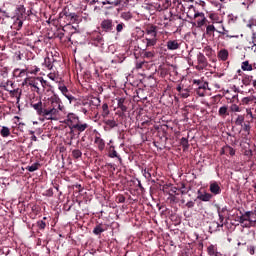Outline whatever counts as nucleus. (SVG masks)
<instances>
[{
  "instance_id": "nucleus-1",
  "label": "nucleus",
  "mask_w": 256,
  "mask_h": 256,
  "mask_svg": "<svg viewBox=\"0 0 256 256\" xmlns=\"http://www.w3.org/2000/svg\"><path fill=\"white\" fill-rule=\"evenodd\" d=\"M187 17L189 19H197V17H202V21H197V27H203L205 23H207V18L205 17V13L197 12L195 7L190 6L187 12Z\"/></svg>"
},
{
  "instance_id": "nucleus-2",
  "label": "nucleus",
  "mask_w": 256,
  "mask_h": 256,
  "mask_svg": "<svg viewBox=\"0 0 256 256\" xmlns=\"http://www.w3.org/2000/svg\"><path fill=\"white\" fill-rule=\"evenodd\" d=\"M61 115V111L57 110L55 108H44V114L42 117L46 119L47 121H59V116Z\"/></svg>"
},
{
  "instance_id": "nucleus-3",
  "label": "nucleus",
  "mask_w": 256,
  "mask_h": 256,
  "mask_svg": "<svg viewBox=\"0 0 256 256\" xmlns=\"http://www.w3.org/2000/svg\"><path fill=\"white\" fill-rule=\"evenodd\" d=\"M48 105H50L52 109H56L58 111H63L65 109V106H63V102L61 101V98H59V96L55 94L48 99Z\"/></svg>"
},
{
  "instance_id": "nucleus-4",
  "label": "nucleus",
  "mask_w": 256,
  "mask_h": 256,
  "mask_svg": "<svg viewBox=\"0 0 256 256\" xmlns=\"http://www.w3.org/2000/svg\"><path fill=\"white\" fill-rule=\"evenodd\" d=\"M64 123L68 125L70 133H73V126L79 123V116L75 113H68Z\"/></svg>"
},
{
  "instance_id": "nucleus-5",
  "label": "nucleus",
  "mask_w": 256,
  "mask_h": 256,
  "mask_svg": "<svg viewBox=\"0 0 256 256\" xmlns=\"http://www.w3.org/2000/svg\"><path fill=\"white\" fill-rule=\"evenodd\" d=\"M100 27H101L102 31H105V33H111V31H113L115 25L113 24V20L104 19L101 22Z\"/></svg>"
},
{
  "instance_id": "nucleus-6",
  "label": "nucleus",
  "mask_w": 256,
  "mask_h": 256,
  "mask_svg": "<svg viewBox=\"0 0 256 256\" xmlns=\"http://www.w3.org/2000/svg\"><path fill=\"white\" fill-rule=\"evenodd\" d=\"M197 69L202 70L205 69V67H207L208 62H207V58L205 57V54H203L202 52H199L197 54Z\"/></svg>"
},
{
  "instance_id": "nucleus-7",
  "label": "nucleus",
  "mask_w": 256,
  "mask_h": 256,
  "mask_svg": "<svg viewBox=\"0 0 256 256\" xmlns=\"http://www.w3.org/2000/svg\"><path fill=\"white\" fill-rule=\"evenodd\" d=\"M166 47L168 51H177V49H181V42L179 40H168Z\"/></svg>"
},
{
  "instance_id": "nucleus-8",
  "label": "nucleus",
  "mask_w": 256,
  "mask_h": 256,
  "mask_svg": "<svg viewBox=\"0 0 256 256\" xmlns=\"http://www.w3.org/2000/svg\"><path fill=\"white\" fill-rule=\"evenodd\" d=\"M43 83H45V80H43V78L37 77L30 80L28 85H30V87H34L36 93H39V85H43Z\"/></svg>"
},
{
  "instance_id": "nucleus-9",
  "label": "nucleus",
  "mask_w": 256,
  "mask_h": 256,
  "mask_svg": "<svg viewBox=\"0 0 256 256\" xmlns=\"http://www.w3.org/2000/svg\"><path fill=\"white\" fill-rule=\"evenodd\" d=\"M88 127H89V124L81 123V120H78V122L72 126V133L73 131H78V133H83V131H85Z\"/></svg>"
},
{
  "instance_id": "nucleus-10",
  "label": "nucleus",
  "mask_w": 256,
  "mask_h": 256,
  "mask_svg": "<svg viewBox=\"0 0 256 256\" xmlns=\"http://www.w3.org/2000/svg\"><path fill=\"white\" fill-rule=\"evenodd\" d=\"M145 33H146L145 37L157 38V26L150 25L146 27Z\"/></svg>"
},
{
  "instance_id": "nucleus-11",
  "label": "nucleus",
  "mask_w": 256,
  "mask_h": 256,
  "mask_svg": "<svg viewBox=\"0 0 256 256\" xmlns=\"http://www.w3.org/2000/svg\"><path fill=\"white\" fill-rule=\"evenodd\" d=\"M31 107L37 112V115L40 117H43V114L45 112V108L43 107V102L39 101L38 103L31 104Z\"/></svg>"
},
{
  "instance_id": "nucleus-12",
  "label": "nucleus",
  "mask_w": 256,
  "mask_h": 256,
  "mask_svg": "<svg viewBox=\"0 0 256 256\" xmlns=\"http://www.w3.org/2000/svg\"><path fill=\"white\" fill-rule=\"evenodd\" d=\"M103 123L108 127V129H115V127H119V123H117L115 119L104 118Z\"/></svg>"
},
{
  "instance_id": "nucleus-13",
  "label": "nucleus",
  "mask_w": 256,
  "mask_h": 256,
  "mask_svg": "<svg viewBox=\"0 0 256 256\" xmlns=\"http://www.w3.org/2000/svg\"><path fill=\"white\" fill-rule=\"evenodd\" d=\"M157 38H151V37H144L143 43H145L146 47H155L157 45Z\"/></svg>"
},
{
  "instance_id": "nucleus-14",
  "label": "nucleus",
  "mask_w": 256,
  "mask_h": 256,
  "mask_svg": "<svg viewBox=\"0 0 256 256\" xmlns=\"http://www.w3.org/2000/svg\"><path fill=\"white\" fill-rule=\"evenodd\" d=\"M253 223H256V213L248 211V222L245 224V227H251Z\"/></svg>"
},
{
  "instance_id": "nucleus-15",
  "label": "nucleus",
  "mask_w": 256,
  "mask_h": 256,
  "mask_svg": "<svg viewBox=\"0 0 256 256\" xmlns=\"http://www.w3.org/2000/svg\"><path fill=\"white\" fill-rule=\"evenodd\" d=\"M213 198V195L205 192V193H201V191H198V196L197 199H199V201H211V199Z\"/></svg>"
},
{
  "instance_id": "nucleus-16",
  "label": "nucleus",
  "mask_w": 256,
  "mask_h": 256,
  "mask_svg": "<svg viewBox=\"0 0 256 256\" xmlns=\"http://www.w3.org/2000/svg\"><path fill=\"white\" fill-rule=\"evenodd\" d=\"M94 143L97 145L99 151H103L105 149V140H103V138L95 136Z\"/></svg>"
},
{
  "instance_id": "nucleus-17",
  "label": "nucleus",
  "mask_w": 256,
  "mask_h": 256,
  "mask_svg": "<svg viewBox=\"0 0 256 256\" xmlns=\"http://www.w3.org/2000/svg\"><path fill=\"white\" fill-rule=\"evenodd\" d=\"M176 90L178 91L179 95L183 98V99H187V97H189L190 93H189V89L187 88H182L181 85H178L176 87Z\"/></svg>"
},
{
  "instance_id": "nucleus-18",
  "label": "nucleus",
  "mask_w": 256,
  "mask_h": 256,
  "mask_svg": "<svg viewBox=\"0 0 256 256\" xmlns=\"http://www.w3.org/2000/svg\"><path fill=\"white\" fill-rule=\"evenodd\" d=\"M207 253L209 256H219V252L217 251V245L211 244L207 247Z\"/></svg>"
},
{
  "instance_id": "nucleus-19",
  "label": "nucleus",
  "mask_w": 256,
  "mask_h": 256,
  "mask_svg": "<svg viewBox=\"0 0 256 256\" xmlns=\"http://www.w3.org/2000/svg\"><path fill=\"white\" fill-rule=\"evenodd\" d=\"M210 191L214 195H219V193H221V187H219V184H217V182H213L210 184Z\"/></svg>"
},
{
  "instance_id": "nucleus-20",
  "label": "nucleus",
  "mask_w": 256,
  "mask_h": 256,
  "mask_svg": "<svg viewBox=\"0 0 256 256\" xmlns=\"http://www.w3.org/2000/svg\"><path fill=\"white\" fill-rule=\"evenodd\" d=\"M59 91H61V93L67 98L69 99V101H71V99H73L72 95H68L67 93H69V89H67V86L65 85H59L58 86Z\"/></svg>"
},
{
  "instance_id": "nucleus-21",
  "label": "nucleus",
  "mask_w": 256,
  "mask_h": 256,
  "mask_svg": "<svg viewBox=\"0 0 256 256\" xmlns=\"http://www.w3.org/2000/svg\"><path fill=\"white\" fill-rule=\"evenodd\" d=\"M53 61L54 59L53 58H49V57H46L44 59V62H43V67H45L46 69H48L49 71H51V69H53Z\"/></svg>"
},
{
  "instance_id": "nucleus-22",
  "label": "nucleus",
  "mask_w": 256,
  "mask_h": 256,
  "mask_svg": "<svg viewBox=\"0 0 256 256\" xmlns=\"http://www.w3.org/2000/svg\"><path fill=\"white\" fill-rule=\"evenodd\" d=\"M118 109H121L123 113L127 111V106H125V98H116Z\"/></svg>"
},
{
  "instance_id": "nucleus-23",
  "label": "nucleus",
  "mask_w": 256,
  "mask_h": 256,
  "mask_svg": "<svg viewBox=\"0 0 256 256\" xmlns=\"http://www.w3.org/2000/svg\"><path fill=\"white\" fill-rule=\"evenodd\" d=\"M194 85H197L198 87L196 89H209V83L203 82L201 80H194Z\"/></svg>"
},
{
  "instance_id": "nucleus-24",
  "label": "nucleus",
  "mask_w": 256,
  "mask_h": 256,
  "mask_svg": "<svg viewBox=\"0 0 256 256\" xmlns=\"http://www.w3.org/2000/svg\"><path fill=\"white\" fill-rule=\"evenodd\" d=\"M102 3L103 5H112V7H119V5L123 3V0H105Z\"/></svg>"
},
{
  "instance_id": "nucleus-25",
  "label": "nucleus",
  "mask_w": 256,
  "mask_h": 256,
  "mask_svg": "<svg viewBox=\"0 0 256 256\" xmlns=\"http://www.w3.org/2000/svg\"><path fill=\"white\" fill-rule=\"evenodd\" d=\"M238 221L242 224V227H245V224L249 223L248 211L245 212L242 216L238 217Z\"/></svg>"
},
{
  "instance_id": "nucleus-26",
  "label": "nucleus",
  "mask_w": 256,
  "mask_h": 256,
  "mask_svg": "<svg viewBox=\"0 0 256 256\" xmlns=\"http://www.w3.org/2000/svg\"><path fill=\"white\" fill-rule=\"evenodd\" d=\"M218 57L219 59H221V61H227V59H229V51L225 49L220 50L218 53Z\"/></svg>"
},
{
  "instance_id": "nucleus-27",
  "label": "nucleus",
  "mask_w": 256,
  "mask_h": 256,
  "mask_svg": "<svg viewBox=\"0 0 256 256\" xmlns=\"http://www.w3.org/2000/svg\"><path fill=\"white\" fill-rule=\"evenodd\" d=\"M109 113H111V111H109V105L107 103H104L102 105V117L104 119H107V117H109Z\"/></svg>"
},
{
  "instance_id": "nucleus-28",
  "label": "nucleus",
  "mask_w": 256,
  "mask_h": 256,
  "mask_svg": "<svg viewBox=\"0 0 256 256\" xmlns=\"http://www.w3.org/2000/svg\"><path fill=\"white\" fill-rule=\"evenodd\" d=\"M211 21L213 23H223V20L221 18H219V15L215 14V13H211L209 15Z\"/></svg>"
},
{
  "instance_id": "nucleus-29",
  "label": "nucleus",
  "mask_w": 256,
  "mask_h": 256,
  "mask_svg": "<svg viewBox=\"0 0 256 256\" xmlns=\"http://www.w3.org/2000/svg\"><path fill=\"white\" fill-rule=\"evenodd\" d=\"M39 167H41V164H39V162H35L31 166L27 167V171H29L30 173H33L34 171H37Z\"/></svg>"
},
{
  "instance_id": "nucleus-30",
  "label": "nucleus",
  "mask_w": 256,
  "mask_h": 256,
  "mask_svg": "<svg viewBox=\"0 0 256 256\" xmlns=\"http://www.w3.org/2000/svg\"><path fill=\"white\" fill-rule=\"evenodd\" d=\"M0 135L3 137H9V135H11V130L7 126H3L0 131Z\"/></svg>"
},
{
  "instance_id": "nucleus-31",
  "label": "nucleus",
  "mask_w": 256,
  "mask_h": 256,
  "mask_svg": "<svg viewBox=\"0 0 256 256\" xmlns=\"http://www.w3.org/2000/svg\"><path fill=\"white\" fill-rule=\"evenodd\" d=\"M243 71H253V66L249 64V61H244L241 66Z\"/></svg>"
},
{
  "instance_id": "nucleus-32",
  "label": "nucleus",
  "mask_w": 256,
  "mask_h": 256,
  "mask_svg": "<svg viewBox=\"0 0 256 256\" xmlns=\"http://www.w3.org/2000/svg\"><path fill=\"white\" fill-rule=\"evenodd\" d=\"M253 81V76L246 75L242 79L243 85H251V82Z\"/></svg>"
},
{
  "instance_id": "nucleus-33",
  "label": "nucleus",
  "mask_w": 256,
  "mask_h": 256,
  "mask_svg": "<svg viewBox=\"0 0 256 256\" xmlns=\"http://www.w3.org/2000/svg\"><path fill=\"white\" fill-rule=\"evenodd\" d=\"M255 96H250V97H244L242 99V103L243 105H249V103H253V101H255Z\"/></svg>"
},
{
  "instance_id": "nucleus-34",
  "label": "nucleus",
  "mask_w": 256,
  "mask_h": 256,
  "mask_svg": "<svg viewBox=\"0 0 256 256\" xmlns=\"http://www.w3.org/2000/svg\"><path fill=\"white\" fill-rule=\"evenodd\" d=\"M245 122V116L243 115H238L236 120H235V125H240L243 126V123Z\"/></svg>"
},
{
  "instance_id": "nucleus-35",
  "label": "nucleus",
  "mask_w": 256,
  "mask_h": 256,
  "mask_svg": "<svg viewBox=\"0 0 256 256\" xmlns=\"http://www.w3.org/2000/svg\"><path fill=\"white\" fill-rule=\"evenodd\" d=\"M27 71H28V68L27 69H19V68H16L15 70H14V75H17V73H18V77H23L24 75H25V73H27Z\"/></svg>"
},
{
  "instance_id": "nucleus-36",
  "label": "nucleus",
  "mask_w": 256,
  "mask_h": 256,
  "mask_svg": "<svg viewBox=\"0 0 256 256\" xmlns=\"http://www.w3.org/2000/svg\"><path fill=\"white\" fill-rule=\"evenodd\" d=\"M82 155H83V152H81V150L79 149H75L72 151V157H74V159H80Z\"/></svg>"
},
{
  "instance_id": "nucleus-37",
  "label": "nucleus",
  "mask_w": 256,
  "mask_h": 256,
  "mask_svg": "<svg viewBox=\"0 0 256 256\" xmlns=\"http://www.w3.org/2000/svg\"><path fill=\"white\" fill-rule=\"evenodd\" d=\"M40 69L37 66H32L30 68H28V73H30V75H37V73H39Z\"/></svg>"
},
{
  "instance_id": "nucleus-38",
  "label": "nucleus",
  "mask_w": 256,
  "mask_h": 256,
  "mask_svg": "<svg viewBox=\"0 0 256 256\" xmlns=\"http://www.w3.org/2000/svg\"><path fill=\"white\" fill-rule=\"evenodd\" d=\"M219 219H220V223L219 222H213L212 225L213 227H217V229H219L220 227H223V215L219 214Z\"/></svg>"
},
{
  "instance_id": "nucleus-39",
  "label": "nucleus",
  "mask_w": 256,
  "mask_h": 256,
  "mask_svg": "<svg viewBox=\"0 0 256 256\" xmlns=\"http://www.w3.org/2000/svg\"><path fill=\"white\" fill-rule=\"evenodd\" d=\"M203 53H205L207 57H211L213 55V49L209 46H206L203 49Z\"/></svg>"
},
{
  "instance_id": "nucleus-40",
  "label": "nucleus",
  "mask_w": 256,
  "mask_h": 256,
  "mask_svg": "<svg viewBox=\"0 0 256 256\" xmlns=\"http://www.w3.org/2000/svg\"><path fill=\"white\" fill-rule=\"evenodd\" d=\"M228 109L229 108L227 106L220 107L218 111V114L220 115V117H224V115H227Z\"/></svg>"
},
{
  "instance_id": "nucleus-41",
  "label": "nucleus",
  "mask_w": 256,
  "mask_h": 256,
  "mask_svg": "<svg viewBox=\"0 0 256 256\" xmlns=\"http://www.w3.org/2000/svg\"><path fill=\"white\" fill-rule=\"evenodd\" d=\"M109 157L111 159H115V157L118 159V161H122L121 156L117 153V150H112V152L109 154Z\"/></svg>"
},
{
  "instance_id": "nucleus-42",
  "label": "nucleus",
  "mask_w": 256,
  "mask_h": 256,
  "mask_svg": "<svg viewBox=\"0 0 256 256\" xmlns=\"http://www.w3.org/2000/svg\"><path fill=\"white\" fill-rule=\"evenodd\" d=\"M230 111H232L233 113H240L241 108H239V105H237V104H232L230 106Z\"/></svg>"
},
{
  "instance_id": "nucleus-43",
  "label": "nucleus",
  "mask_w": 256,
  "mask_h": 256,
  "mask_svg": "<svg viewBox=\"0 0 256 256\" xmlns=\"http://www.w3.org/2000/svg\"><path fill=\"white\" fill-rule=\"evenodd\" d=\"M105 229H103L101 226H96L93 230L94 235H101Z\"/></svg>"
},
{
  "instance_id": "nucleus-44",
  "label": "nucleus",
  "mask_w": 256,
  "mask_h": 256,
  "mask_svg": "<svg viewBox=\"0 0 256 256\" xmlns=\"http://www.w3.org/2000/svg\"><path fill=\"white\" fill-rule=\"evenodd\" d=\"M180 143L184 149L189 147V140H187L185 137L181 138Z\"/></svg>"
},
{
  "instance_id": "nucleus-45",
  "label": "nucleus",
  "mask_w": 256,
  "mask_h": 256,
  "mask_svg": "<svg viewBox=\"0 0 256 256\" xmlns=\"http://www.w3.org/2000/svg\"><path fill=\"white\" fill-rule=\"evenodd\" d=\"M26 9L24 5H19L16 9L17 15H23L25 13Z\"/></svg>"
},
{
  "instance_id": "nucleus-46",
  "label": "nucleus",
  "mask_w": 256,
  "mask_h": 256,
  "mask_svg": "<svg viewBox=\"0 0 256 256\" xmlns=\"http://www.w3.org/2000/svg\"><path fill=\"white\" fill-rule=\"evenodd\" d=\"M144 57L147 59H153V57H155V51H146L144 53Z\"/></svg>"
},
{
  "instance_id": "nucleus-47",
  "label": "nucleus",
  "mask_w": 256,
  "mask_h": 256,
  "mask_svg": "<svg viewBox=\"0 0 256 256\" xmlns=\"http://www.w3.org/2000/svg\"><path fill=\"white\" fill-rule=\"evenodd\" d=\"M206 92H207V89H196V93L197 95H199V97H205Z\"/></svg>"
},
{
  "instance_id": "nucleus-48",
  "label": "nucleus",
  "mask_w": 256,
  "mask_h": 256,
  "mask_svg": "<svg viewBox=\"0 0 256 256\" xmlns=\"http://www.w3.org/2000/svg\"><path fill=\"white\" fill-rule=\"evenodd\" d=\"M37 225H38L39 229H45V227H47V223H45V221H43V220H39L37 222Z\"/></svg>"
},
{
  "instance_id": "nucleus-49",
  "label": "nucleus",
  "mask_w": 256,
  "mask_h": 256,
  "mask_svg": "<svg viewBox=\"0 0 256 256\" xmlns=\"http://www.w3.org/2000/svg\"><path fill=\"white\" fill-rule=\"evenodd\" d=\"M143 176L145 177V179H151V172H149V170L144 169L142 170Z\"/></svg>"
},
{
  "instance_id": "nucleus-50",
  "label": "nucleus",
  "mask_w": 256,
  "mask_h": 256,
  "mask_svg": "<svg viewBox=\"0 0 256 256\" xmlns=\"http://www.w3.org/2000/svg\"><path fill=\"white\" fill-rule=\"evenodd\" d=\"M214 31H216L214 25H208V26L206 27V33H214Z\"/></svg>"
},
{
  "instance_id": "nucleus-51",
  "label": "nucleus",
  "mask_w": 256,
  "mask_h": 256,
  "mask_svg": "<svg viewBox=\"0 0 256 256\" xmlns=\"http://www.w3.org/2000/svg\"><path fill=\"white\" fill-rule=\"evenodd\" d=\"M252 43H253L252 51L256 52V34L255 33L252 35Z\"/></svg>"
},
{
  "instance_id": "nucleus-52",
  "label": "nucleus",
  "mask_w": 256,
  "mask_h": 256,
  "mask_svg": "<svg viewBox=\"0 0 256 256\" xmlns=\"http://www.w3.org/2000/svg\"><path fill=\"white\" fill-rule=\"evenodd\" d=\"M226 151H228L229 155H231V157H233V155H235V149H233V147L230 146H226Z\"/></svg>"
},
{
  "instance_id": "nucleus-53",
  "label": "nucleus",
  "mask_w": 256,
  "mask_h": 256,
  "mask_svg": "<svg viewBox=\"0 0 256 256\" xmlns=\"http://www.w3.org/2000/svg\"><path fill=\"white\" fill-rule=\"evenodd\" d=\"M247 251L248 253H250L251 255H255V246L254 245H250L247 247Z\"/></svg>"
},
{
  "instance_id": "nucleus-54",
  "label": "nucleus",
  "mask_w": 256,
  "mask_h": 256,
  "mask_svg": "<svg viewBox=\"0 0 256 256\" xmlns=\"http://www.w3.org/2000/svg\"><path fill=\"white\" fill-rule=\"evenodd\" d=\"M123 27H125V25L123 23L118 24L116 26L117 33H121V31H123Z\"/></svg>"
},
{
  "instance_id": "nucleus-55",
  "label": "nucleus",
  "mask_w": 256,
  "mask_h": 256,
  "mask_svg": "<svg viewBox=\"0 0 256 256\" xmlns=\"http://www.w3.org/2000/svg\"><path fill=\"white\" fill-rule=\"evenodd\" d=\"M246 113H247V115H249V117H251V119H256V116L253 115V112L251 111V108H247Z\"/></svg>"
},
{
  "instance_id": "nucleus-56",
  "label": "nucleus",
  "mask_w": 256,
  "mask_h": 256,
  "mask_svg": "<svg viewBox=\"0 0 256 256\" xmlns=\"http://www.w3.org/2000/svg\"><path fill=\"white\" fill-rule=\"evenodd\" d=\"M186 207H187L188 209H193V208L195 207V202H194V201H188V202L186 203Z\"/></svg>"
},
{
  "instance_id": "nucleus-57",
  "label": "nucleus",
  "mask_w": 256,
  "mask_h": 256,
  "mask_svg": "<svg viewBox=\"0 0 256 256\" xmlns=\"http://www.w3.org/2000/svg\"><path fill=\"white\" fill-rule=\"evenodd\" d=\"M48 79H51V81H55L57 79V75L51 72L48 74Z\"/></svg>"
},
{
  "instance_id": "nucleus-58",
  "label": "nucleus",
  "mask_w": 256,
  "mask_h": 256,
  "mask_svg": "<svg viewBox=\"0 0 256 256\" xmlns=\"http://www.w3.org/2000/svg\"><path fill=\"white\" fill-rule=\"evenodd\" d=\"M68 17H70L73 21H77V19H79V16L76 13H70Z\"/></svg>"
},
{
  "instance_id": "nucleus-59",
  "label": "nucleus",
  "mask_w": 256,
  "mask_h": 256,
  "mask_svg": "<svg viewBox=\"0 0 256 256\" xmlns=\"http://www.w3.org/2000/svg\"><path fill=\"white\" fill-rule=\"evenodd\" d=\"M217 31V33H220V35H225V26H221V29H219V30H216Z\"/></svg>"
},
{
  "instance_id": "nucleus-60",
  "label": "nucleus",
  "mask_w": 256,
  "mask_h": 256,
  "mask_svg": "<svg viewBox=\"0 0 256 256\" xmlns=\"http://www.w3.org/2000/svg\"><path fill=\"white\" fill-rule=\"evenodd\" d=\"M143 65H145V62H137L136 63V69H142Z\"/></svg>"
},
{
  "instance_id": "nucleus-61",
  "label": "nucleus",
  "mask_w": 256,
  "mask_h": 256,
  "mask_svg": "<svg viewBox=\"0 0 256 256\" xmlns=\"http://www.w3.org/2000/svg\"><path fill=\"white\" fill-rule=\"evenodd\" d=\"M244 131H246V133H249V131H251V126L249 124H244Z\"/></svg>"
},
{
  "instance_id": "nucleus-62",
  "label": "nucleus",
  "mask_w": 256,
  "mask_h": 256,
  "mask_svg": "<svg viewBox=\"0 0 256 256\" xmlns=\"http://www.w3.org/2000/svg\"><path fill=\"white\" fill-rule=\"evenodd\" d=\"M81 111L84 115H87V113H89V111L86 108H82Z\"/></svg>"
},
{
  "instance_id": "nucleus-63",
  "label": "nucleus",
  "mask_w": 256,
  "mask_h": 256,
  "mask_svg": "<svg viewBox=\"0 0 256 256\" xmlns=\"http://www.w3.org/2000/svg\"><path fill=\"white\" fill-rule=\"evenodd\" d=\"M18 27H23V21L22 20H18Z\"/></svg>"
},
{
  "instance_id": "nucleus-64",
  "label": "nucleus",
  "mask_w": 256,
  "mask_h": 256,
  "mask_svg": "<svg viewBox=\"0 0 256 256\" xmlns=\"http://www.w3.org/2000/svg\"><path fill=\"white\" fill-rule=\"evenodd\" d=\"M31 141H37V136L32 135V136H31Z\"/></svg>"
}]
</instances>
